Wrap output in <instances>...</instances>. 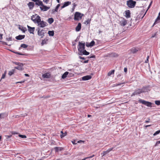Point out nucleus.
I'll return each mask as SVG.
<instances>
[{
	"label": "nucleus",
	"instance_id": "37998d69",
	"mask_svg": "<svg viewBox=\"0 0 160 160\" xmlns=\"http://www.w3.org/2000/svg\"><path fill=\"white\" fill-rule=\"evenodd\" d=\"M47 40L44 39V40H43L42 41V43H41L42 45H43L44 44H47Z\"/></svg>",
	"mask_w": 160,
	"mask_h": 160
},
{
	"label": "nucleus",
	"instance_id": "f03ea898",
	"mask_svg": "<svg viewBox=\"0 0 160 160\" xmlns=\"http://www.w3.org/2000/svg\"><path fill=\"white\" fill-rule=\"evenodd\" d=\"M78 52H81V51L83 50L85 48V43L84 42L82 41L81 42H78Z\"/></svg>",
	"mask_w": 160,
	"mask_h": 160
},
{
	"label": "nucleus",
	"instance_id": "473e14b6",
	"mask_svg": "<svg viewBox=\"0 0 160 160\" xmlns=\"http://www.w3.org/2000/svg\"><path fill=\"white\" fill-rule=\"evenodd\" d=\"M54 21V20L52 18H50L48 19V22L50 24H51Z\"/></svg>",
	"mask_w": 160,
	"mask_h": 160
},
{
	"label": "nucleus",
	"instance_id": "13d9d810",
	"mask_svg": "<svg viewBox=\"0 0 160 160\" xmlns=\"http://www.w3.org/2000/svg\"><path fill=\"white\" fill-rule=\"evenodd\" d=\"M4 115V113H0V118H4V117H2V115Z\"/></svg>",
	"mask_w": 160,
	"mask_h": 160
},
{
	"label": "nucleus",
	"instance_id": "aec40b11",
	"mask_svg": "<svg viewBox=\"0 0 160 160\" xmlns=\"http://www.w3.org/2000/svg\"><path fill=\"white\" fill-rule=\"evenodd\" d=\"M55 152H58L59 151H61L64 149L63 148L56 147L54 148Z\"/></svg>",
	"mask_w": 160,
	"mask_h": 160
},
{
	"label": "nucleus",
	"instance_id": "72a5a7b5",
	"mask_svg": "<svg viewBox=\"0 0 160 160\" xmlns=\"http://www.w3.org/2000/svg\"><path fill=\"white\" fill-rule=\"evenodd\" d=\"M48 33L49 36H53L54 35V32L53 31H48Z\"/></svg>",
	"mask_w": 160,
	"mask_h": 160
},
{
	"label": "nucleus",
	"instance_id": "49530a36",
	"mask_svg": "<svg viewBox=\"0 0 160 160\" xmlns=\"http://www.w3.org/2000/svg\"><path fill=\"white\" fill-rule=\"evenodd\" d=\"M14 53H16V54H18V55H26L25 54H22V53H21L19 52H13Z\"/></svg>",
	"mask_w": 160,
	"mask_h": 160
},
{
	"label": "nucleus",
	"instance_id": "774afa93",
	"mask_svg": "<svg viewBox=\"0 0 160 160\" xmlns=\"http://www.w3.org/2000/svg\"><path fill=\"white\" fill-rule=\"evenodd\" d=\"M84 142V141H83L79 140L78 142L77 143H81V142Z\"/></svg>",
	"mask_w": 160,
	"mask_h": 160
},
{
	"label": "nucleus",
	"instance_id": "69168bd1",
	"mask_svg": "<svg viewBox=\"0 0 160 160\" xmlns=\"http://www.w3.org/2000/svg\"><path fill=\"white\" fill-rule=\"evenodd\" d=\"M150 120V118H148V120L146 121H145V122L147 123H148V122H150V121H149Z\"/></svg>",
	"mask_w": 160,
	"mask_h": 160
},
{
	"label": "nucleus",
	"instance_id": "0eeeda50",
	"mask_svg": "<svg viewBox=\"0 0 160 160\" xmlns=\"http://www.w3.org/2000/svg\"><path fill=\"white\" fill-rule=\"evenodd\" d=\"M122 20L120 22V25L122 26H124L127 23V20L124 18H122Z\"/></svg>",
	"mask_w": 160,
	"mask_h": 160
},
{
	"label": "nucleus",
	"instance_id": "0e129e2a",
	"mask_svg": "<svg viewBox=\"0 0 160 160\" xmlns=\"http://www.w3.org/2000/svg\"><path fill=\"white\" fill-rule=\"evenodd\" d=\"M89 58H95V56L94 55L90 57Z\"/></svg>",
	"mask_w": 160,
	"mask_h": 160
},
{
	"label": "nucleus",
	"instance_id": "3c124183",
	"mask_svg": "<svg viewBox=\"0 0 160 160\" xmlns=\"http://www.w3.org/2000/svg\"><path fill=\"white\" fill-rule=\"evenodd\" d=\"M160 143V141H158L156 142V144H155V146H157Z\"/></svg>",
	"mask_w": 160,
	"mask_h": 160
},
{
	"label": "nucleus",
	"instance_id": "5fc2aeb1",
	"mask_svg": "<svg viewBox=\"0 0 160 160\" xmlns=\"http://www.w3.org/2000/svg\"><path fill=\"white\" fill-rule=\"evenodd\" d=\"M72 142L73 144L74 145L77 144V142H76V141L75 140L72 141Z\"/></svg>",
	"mask_w": 160,
	"mask_h": 160
},
{
	"label": "nucleus",
	"instance_id": "f704fd0d",
	"mask_svg": "<svg viewBox=\"0 0 160 160\" xmlns=\"http://www.w3.org/2000/svg\"><path fill=\"white\" fill-rule=\"evenodd\" d=\"M160 16H158L157 18L156 19L155 22H154V23L153 24V26H154V25H155V24H156L157 23H158L157 22V21L158 20H160Z\"/></svg>",
	"mask_w": 160,
	"mask_h": 160
},
{
	"label": "nucleus",
	"instance_id": "6e6d98bb",
	"mask_svg": "<svg viewBox=\"0 0 160 160\" xmlns=\"http://www.w3.org/2000/svg\"><path fill=\"white\" fill-rule=\"evenodd\" d=\"M89 60H87L84 61V62H82V61H81V62H82L84 63H87L88 62Z\"/></svg>",
	"mask_w": 160,
	"mask_h": 160
},
{
	"label": "nucleus",
	"instance_id": "20e7f679",
	"mask_svg": "<svg viewBox=\"0 0 160 160\" xmlns=\"http://www.w3.org/2000/svg\"><path fill=\"white\" fill-rule=\"evenodd\" d=\"M83 14L78 12H76L74 14V20L75 21H79L81 19Z\"/></svg>",
	"mask_w": 160,
	"mask_h": 160
},
{
	"label": "nucleus",
	"instance_id": "e433bc0d",
	"mask_svg": "<svg viewBox=\"0 0 160 160\" xmlns=\"http://www.w3.org/2000/svg\"><path fill=\"white\" fill-rule=\"evenodd\" d=\"M6 73H7V71H5L4 73L2 75L1 78V79L4 78H5V77L6 76Z\"/></svg>",
	"mask_w": 160,
	"mask_h": 160
},
{
	"label": "nucleus",
	"instance_id": "4d7b16f0",
	"mask_svg": "<svg viewBox=\"0 0 160 160\" xmlns=\"http://www.w3.org/2000/svg\"><path fill=\"white\" fill-rule=\"evenodd\" d=\"M11 133L12 134H18V133H17L15 132H14V131L12 132H11Z\"/></svg>",
	"mask_w": 160,
	"mask_h": 160
},
{
	"label": "nucleus",
	"instance_id": "4468645a",
	"mask_svg": "<svg viewBox=\"0 0 160 160\" xmlns=\"http://www.w3.org/2000/svg\"><path fill=\"white\" fill-rule=\"evenodd\" d=\"M92 76L90 75H87L82 77V79L83 81H86L90 79Z\"/></svg>",
	"mask_w": 160,
	"mask_h": 160
},
{
	"label": "nucleus",
	"instance_id": "f8f14e48",
	"mask_svg": "<svg viewBox=\"0 0 160 160\" xmlns=\"http://www.w3.org/2000/svg\"><path fill=\"white\" fill-rule=\"evenodd\" d=\"M113 148H110L107 150L106 151H103L102 153H101V155H102V157L104 156L107 154L109 152L113 150Z\"/></svg>",
	"mask_w": 160,
	"mask_h": 160
},
{
	"label": "nucleus",
	"instance_id": "f257e3e1",
	"mask_svg": "<svg viewBox=\"0 0 160 160\" xmlns=\"http://www.w3.org/2000/svg\"><path fill=\"white\" fill-rule=\"evenodd\" d=\"M35 23H37L38 26L39 27L43 28L45 27L47 24V22L43 21H41V17L39 16H37V19L32 20Z\"/></svg>",
	"mask_w": 160,
	"mask_h": 160
},
{
	"label": "nucleus",
	"instance_id": "9b49d317",
	"mask_svg": "<svg viewBox=\"0 0 160 160\" xmlns=\"http://www.w3.org/2000/svg\"><path fill=\"white\" fill-rule=\"evenodd\" d=\"M140 50L139 48H138L133 47L130 50V52L131 53L134 54L136 53L137 52L139 51Z\"/></svg>",
	"mask_w": 160,
	"mask_h": 160
},
{
	"label": "nucleus",
	"instance_id": "58836bf2",
	"mask_svg": "<svg viewBox=\"0 0 160 160\" xmlns=\"http://www.w3.org/2000/svg\"><path fill=\"white\" fill-rule=\"evenodd\" d=\"M60 6V4H58L57 5V6H56V7L55 9H54V11H55L56 12H57L58 11V9L59 8Z\"/></svg>",
	"mask_w": 160,
	"mask_h": 160
},
{
	"label": "nucleus",
	"instance_id": "e2e57ef3",
	"mask_svg": "<svg viewBox=\"0 0 160 160\" xmlns=\"http://www.w3.org/2000/svg\"><path fill=\"white\" fill-rule=\"evenodd\" d=\"M79 58L81 59H82L84 60L85 59V58L84 57H82L81 56H79Z\"/></svg>",
	"mask_w": 160,
	"mask_h": 160
},
{
	"label": "nucleus",
	"instance_id": "4be33fe9",
	"mask_svg": "<svg viewBox=\"0 0 160 160\" xmlns=\"http://www.w3.org/2000/svg\"><path fill=\"white\" fill-rule=\"evenodd\" d=\"M2 34H0V42H2L3 45H7L8 44L6 42L1 41L2 39Z\"/></svg>",
	"mask_w": 160,
	"mask_h": 160
},
{
	"label": "nucleus",
	"instance_id": "603ef678",
	"mask_svg": "<svg viewBox=\"0 0 160 160\" xmlns=\"http://www.w3.org/2000/svg\"><path fill=\"white\" fill-rule=\"evenodd\" d=\"M94 156H95V155L93 154V155H92L90 156L89 157H86L85 158H86V159L88 158H92Z\"/></svg>",
	"mask_w": 160,
	"mask_h": 160
},
{
	"label": "nucleus",
	"instance_id": "4c0bfd02",
	"mask_svg": "<svg viewBox=\"0 0 160 160\" xmlns=\"http://www.w3.org/2000/svg\"><path fill=\"white\" fill-rule=\"evenodd\" d=\"M152 1H151L148 7V9H147V10L146 11V12L145 13V14H144V15L143 16V17H142V18H143L144 17V16L146 14V12H147V11L148 10V9L150 8V7H151V5L152 4Z\"/></svg>",
	"mask_w": 160,
	"mask_h": 160
},
{
	"label": "nucleus",
	"instance_id": "b1692460",
	"mask_svg": "<svg viewBox=\"0 0 160 160\" xmlns=\"http://www.w3.org/2000/svg\"><path fill=\"white\" fill-rule=\"evenodd\" d=\"M118 55L115 53H112L110 54V56L112 57L115 58L118 56Z\"/></svg>",
	"mask_w": 160,
	"mask_h": 160
},
{
	"label": "nucleus",
	"instance_id": "052dcab7",
	"mask_svg": "<svg viewBox=\"0 0 160 160\" xmlns=\"http://www.w3.org/2000/svg\"><path fill=\"white\" fill-rule=\"evenodd\" d=\"M6 39L8 41H11L12 40V38H7Z\"/></svg>",
	"mask_w": 160,
	"mask_h": 160
},
{
	"label": "nucleus",
	"instance_id": "7ed1b4c3",
	"mask_svg": "<svg viewBox=\"0 0 160 160\" xmlns=\"http://www.w3.org/2000/svg\"><path fill=\"white\" fill-rule=\"evenodd\" d=\"M136 3V2L133 1V0H129L127 1V5L130 8H134L135 7Z\"/></svg>",
	"mask_w": 160,
	"mask_h": 160
},
{
	"label": "nucleus",
	"instance_id": "680f3d73",
	"mask_svg": "<svg viewBox=\"0 0 160 160\" xmlns=\"http://www.w3.org/2000/svg\"><path fill=\"white\" fill-rule=\"evenodd\" d=\"M43 2L46 3H48V2L49 0H43Z\"/></svg>",
	"mask_w": 160,
	"mask_h": 160
},
{
	"label": "nucleus",
	"instance_id": "cd10ccee",
	"mask_svg": "<svg viewBox=\"0 0 160 160\" xmlns=\"http://www.w3.org/2000/svg\"><path fill=\"white\" fill-rule=\"evenodd\" d=\"M15 69H12L11 70L9 71L8 72V75H9L10 76L12 75V74H14L15 72Z\"/></svg>",
	"mask_w": 160,
	"mask_h": 160
},
{
	"label": "nucleus",
	"instance_id": "ddd939ff",
	"mask_svg": "<svg viewBox=\"0 0 160 160\" xmlns=\"http://www.w3.org/2000/svg\"><path fill=\"white\" fill-rule=\"evenodd\" d=\"M27 27L28 29V31L30 33L34 34L35 28L34 27H31L28 25H27Z\"/></svg>",
	"mask_w": 160,
	"mask_h": 160
},
{
	"label": "nucleus",
	"instance_id": "5701e85b",
	"mask_svg": "<svg viewBox=\"0 0 160 160\" xmlns=\"http://www.w3.org/2000/svg\"><path fill=\"white\" fill-rule=\"evenodd\" d=\"M42 77L45 78H49L50 77V75L49 73H46L42 75Z\"/></svg>",
	"mask_w": 160,
	"mask_h": 160
},
{
	"label": "nucleus",
	"instance_id": "c03bdc74",
	"mask_svg": "<svg viewBox=\"0 0 160 160\" xmlns=\"http://www.w3.org/2000/svg\"><path fill=\"white\" fill-rule=\"evenodd\" d=\"M155 103L157 105H160V100H156L155 101Z\"/></svg>",
	"mask_w": 160,
	"mask_h": 160
},
{
	"label": "nucleus",
	"instance_id": "a211bd4d",
	"mask_svg": "<svg viewBox=\"0 0 160 160\" xmlns=\"http://www.w3.org/2000/svg\"><path fill=\"white\" fill-rule=\"evenodd\" d=\"M148 87H143L140 89L142 93L147 92L148 91Z\"/></svg>",
	"mask_w": 160,
	"mask_h": 160
},
{
	"label": "nucleus",
	"instance_id": "a19ab883",
	"mask_svg": "<svg viewBox=\"0 0 160 160\" xmlns=\"http://www.w3.org/2000/svg\"><path fill=\"white\" fill-rule=\"evenodd\" d=\"M95 44V42L94 41H92L89 43L90 47H92L94 46Z\"/></svg>",
	"mask_w": 160,
	"mask_h": 160
},
{
	"label": "nucleus",
	"instance_id": "7c9ffc66",
	"mask_svg": "<svg viewBox=\"0 0 160 160\" xmlns=\"http://www.w3.org/2000/svg\"><path fill=\"white\" fill-rule=\"evenodd\" d=\"M38 16L37 14H35L34 15H33L31 17V19L32 21V20H34V19H37V16Z\"/></svg>",
	"mask_w": 160,
	"mask_h": 160
},
{
	"label": "nucleus",
	"instance_id": "6e6552de",
	"mask_svg": "<svg viewBox=\"0 0 160 160\" xmlns=\"http://www.w3.org/2000/svg\"><path fill=\"white\" fill-rule=\"evenodd\" d=\"M50 7H47L46 6L42 4V5H41V7H40V8L41 11H47L50 8Z\"/></svg>",
	"mask_w": 160,
	"mask_h": 160
},
{
	"label": "nucleus",
	"instance_id": "864d4df0",
	"mask_svg": "<svg viewBox=\"0 0 160 160\" xmlns=\"http://www.w3.org/2000/svg\"><path fill=\"white\" fill-rule=\"evenodd\" d=\"M16 65H17L18 66L20 64H22V63H20L17 62H14Z\"/></svg>",
	"mask_w": 160,
	"mask_h": 160
},
{
	"label": "nucleus",
	"instance_id": "a878e982",
	"mask_svg": "<svg viewBox=\"0 0 160 160\" xmlns=\"http://www.w3.org/2000/svg\"><path fill=\"white\" fill-rule=\"evenodd\" d=\"M114 71H115L114 70H112L109 71L107 75L108 76H110L112 74H114Z\"/></svg>",
	"mask_w": 160,
	"mask_h": 160
},
{
	"label": "nucleus",
	"instance_id": "39448f33",
	"mask_svg": "<svg viewBox=\"0 0 160 160\" xmlns=\"http://www.w3.org/2000/svg\"><path fill=\"white\" fill-rule=\"evenodd\" d=\"M139 102L148 107H152V103L151 102L140 99L139 100Z\"/></svg>",
	"mask_w": 160,
	"mask_h": 160
},
{
	"label": "nucleus",
	"instance_id": "09e8293b",
	"mask_svg": "<svg viewBox=\"0 0 160 160\" xmlns=\"http://www.w3.org/2000/svg\"><path fill=\"white\" fill-rule=\"evenodd\" d=\"M149 58V56H148L147 57L146 60L145 61V63H148V62Z\"/></svg>",
	"mask_w": 160,
	"mask_h": 160
},
{
	"label": "nucleus",
	"instance_id": "c756f323",
	"mask_svg": "<svg viewBox=\"0 0 160 160\" xmlns=\"http://www.w3.org/2000/svg\"><path fill=\"white\" fill-rule=\"evenodd\" d=\"M71 3V2L70 1H67L66 2H65L63 3V4L65 6V7L68 6L69 5H70Z\"/></svg>",
	"mask_w": 160,
	"mask_h": 160
},
{
	"label": "nucleus",
	"instance_id": "bf43d9fd",
	"mask_svg": "<svg viewBox=\"0 0 160 160\" xmlns=\"http://www.w3.org/2000/svg\"><path fill=\"white\" fill-rule=\"evenodd\" d=\"M89 43H88V42H86V46L87 47H90Z\"/></svg>",
	"mask_w": 160,
	"mask_h": 160
},
{
	"label": "nucleus",
	"instance_id": "a18cd8bd",
	"mask_svg": "<svg viewBox=\"0 0 160 160\" xmlns=\"http://www.w3.org/2000/svg\"><path fill=\"white\" fill-rule=\"evenodd\" d=\"M18 136L21 138H26V136L25 135H21V134H19L18 135Z\"/></svg>",
	"mask_w": 160,
	"mask_h": 160
},
{
	"label": "nucleus",
	"instance_id": "412c9836",
	"mask_svg": "<svg viewBox=\"0 0 160 160\" xmlns=\"http://www.w3.org/2000/svg\"><path fill=\"white\" fill-rule=\"evenodd\" d=\"M81 28V24L80 23H79L78 24V25L76 28V31L77 32L79 31Z\"/></svg>",
	"mask_w": 160,
	"mask_h": 160
},
{
	"label": "nucleus",
	"instance_id": "79ce46f5",
	"mask_svg": "<svg viewBox=\"0 0 160 160\" xmlns=\"http://www.w3.org/2000/svg\"><path fill=\"white\" fill-rule=\"evenodd\" d=\"M91 20L89 19H88L87 21H86L85 22V24H86V25L88 24H90V23Z\"/></svg>",
	"mask_w": 160,
	"mask_h": 160
},
{
	"label": "nucleus",
	"instance_id": "338daca9",
	"mask_svg": "<svg viewBox=\"0 0 160 160\" xmlns=\"http://www.w3.org/2000/svg\"><path fill=\"white\" fill-rule=\"evenodd\" d=\"M124 72H126L127 71V68H124Z\"/></svg>",
	"mask_w": 160,
	"mask_h": 160
},
{
	"label": "nucleus",
	"instance_id": "8fccbe9b",
	"mask_svg": "<svg viewBox=\"0 0 160 160\" xmlns=\"http://www.w3.org/2000/svg\"><path fill=\"white\" fill-rule=\"evenodd\" d=\"M12 136V135H6L5 137L6 138V139H8V138H10Z\"/></svg>",
	"mask_w": 160,
	"mask_h": 160
},
{
	"label": "nucleus",
	"instance_id": "c85d7f7f",
	"mask_svg": "<svg viewBox=\"0 0 160 160\" xmlns=\"http://www.w3.org/2000/svg\"><path fill=\"white\" fill-rule=\"evenodd\" d=\"M19 29L22 31L23 32H24L26 31H27V29L26 28H24L22 26L21 27H19Z\"/></svg>",
	"mask_w": 160,
	"mask_h": 160
},
{
	"label": "nucleus",
	"instance_id": "9d476101",
	"mask_svg": "<svg viewBox=\"0 0 160 160\" xmlns=\"http://www.w3.org/2000/svg\"><path fill=\"white\" fill-rule=\"evenodd\" d=\"M89 54V52H87L85 49L81 51V52H78V54L79 55H88Z\"/></svg>",
	"mask_w": 160,
	"mask_h": 160
},
{
	"label": "nucleus",
	"instance_id": "f3484780",
	"mask_svg": "<svg viewBox=\"0 0 160 160\" xmlns=\"http://www.w3.org/2000/svg\"><path fill=\"white\" fill-rule=\"evenodd\" d=\"M23 64H20L18 66L16 67H15V68L18 69L19 70H23Z\"/></svg>",
	"mask_w": 160,
	"mask_h": 160
},
{
	"label": "nucleus",
	"instance_id": "dca6fc26",
	"mask_svg": "<svg viewBox=\"0 0 160 160\" xmlns=\"http://www.w3.org/2000/svg\"><path fill=\"white\" fill-rule=\"evenodd\" d=\"M28 5L30 10H32L34 7V3L32 2H30L28 4Z\"/></svg>",
	"mask_w": 160,
	"mask_h": 160
},
{
	"label": "nucleus",
	"instance_id": "2f4dec72",
	"mask_svg": "<svg viewBox=\"0 0 160 160\" xmlns=\"http://www.w3.org/2000/svg\"><path fill=\"white\" fill-rule=\"evenodd\" d=\"M61 133L62 134L60 135V137H61V138H63L65 136H66L67 135V132H65L64 133H63V132L62 131H61Z\"/></svg>",
	"mask_w": 160,
	"mask_h": 160
},
{
	"label": "nucleus",
	"instance_id": "ea45409f",
	"mask_svg": "<svg viewBox=\"0 0 160 160\" xmlns=\"http://www.w3.org/2000/svg\"><path fill=\"white\" fill-rule=\"evenodd\" d=\"M160 133V129L156 131L153 134V136H155Z\"/></svg>",
	"mask_w": 160,
	"mask_h": 160
},
{
	"label": "nucleus",
	"instance_id": "393cba45",
	"mask_svg": "<svg viewBox=\"0 0 160 160\" xmlns=\"http://www.w3.org/2000/svg\"><path fill=\"white\" fill-rule=\"evenodd\" d=\"M42 1H40V0H39L37 1V2L35 3V4L38 6L42 5Z\"/></svg>",
	"mask_w": 160,
	"mask_h": 160
},
{
	"label": "nucleus",
	"instance_id": "423d86ee",
	"mask_svg": "<svg viewBox=\"0 0 160 160\" xmlns=\"http://www.w3.org/2000/svg\"><path fill=\"white\" fill-rule=\"evenodd\" d=\"M36 30L38 31V34L40 36L41 38L44 37L45 33H46L43 29L41 30L40 28L39 27L36 29Z\"/></svg>",
	"mask_w": 160,
	"mask_h": 160
},
{
	"label": "nucleus",
	"instance_id": "2eb2a0df",
	"mask_svg": "<svg viewBox=\"0 0 160 160\" xmlns=\"http://www.w3.org/2000/svg\"><path fill=\"white\" fill-rule=\"evenodd\" d=\"M125 12V16L126 18H130L131 14L130 10H127Z\"/></svg>",
	"mask_w": 160,
	"mask_h": 160
},
{
	"label": "nucleus",
	"instance_id": "bb28decb",
	"mask_svg": "<svg viewBox=\"0 0 160 160\" xmlns=\"http://www.w3.org/2000/svg\"><path fill=\"white\" fill-rule=\"evenodd\" d=\"M68 73L69 72H65L62 76V78L63 79L67 77V76L68 74Z\"/></svg>",
	"mask_w": 160,
	"mask_h": 160
},
{
	"label": "nucleus",
	"instance_id": "de8ad7c7",
	"mask_svg": "<svg viewBox=\"0 0 160 160\" xmlns=\"http://www.w3.org/2000/svg\"><path fill=\"white\" fill-rule=\"evenodd\" d=\"M50 97V96L48 95V96H43L42 97H40V98H48Z\"/></svg>",
	"mask_w": 160,
	"mask_h": 160
},
{
	"label": "nucleus",
	"instance_id": "c9c22d12",
	"mask_svg": "<svg viewBox=\"0 0 160 160\" xmlns=\"http://www.w3.org/2000/svg\"><path fill=\"white\" fill-rule=\"evenodd\" d=\"M28 47V45L25 44H22L21 45V47L25 48H26Z\"/></svg>",
	"mask_w": 160,
	"mask_h": 160
},
{
	"label": "nucleus",
	"instance_id": "1a4fd4ad",
	"mask_svg": "<svg viewBox=\"0 0 160 160\" xmlns=\"http://www.w3.org/2000/svg\"><path fill=\"white\" fill-rule=\"evenodd\" d=\"M142 93L141 90L140 88H138L135 90L134 92L131 95V96H135L138 94H139Z\"/></svg>",
	"mask_w": 160,
	"mask_h": 160
},
{
	"label": "nucleus",
	"instance_id": "6ab92c4d",
	"mask_svg": "<svg viewBox=\"0 0 160 160\" xmlns=\"http://www.w3.org/2000/svg\"><path fill=\"white\" fill-rule=\"evenodd\" d=\"M25 35H19L18 36L16 37V38L17 40H21L24 38Z\"/></svg>",
	"mask_w": 160,
	"mask_h": 160
}]
</instances>
